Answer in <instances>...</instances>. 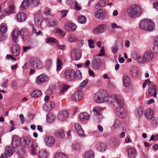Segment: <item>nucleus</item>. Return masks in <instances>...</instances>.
<instances>
[{"label": "nucleus", "mask_w": 158, "mask_h": 158, "mask_svg": "<svg viewBox=\"0 0 158 158\" xmlns=\"http://www.w3.org/2000/svg\"><path fill=\"white\" fill-rule=\"evenodd\" d=\"M81 56V51L78 48H74L72 50L71 52V58L73 60H79Z\"/></svg>", "instance_id": "obj_7"}, {"label": "nucleus", "mask_w": 158, "mask_h": 158, "mask_svg": "<svg viewBox=\"0 0 158 158\" xmlns=\"http://www.w3.org/2000/svg\"><path fill=\"white\" fill-rule=\"evenodd\" d=\"M17 20L20 22H22L25 21L26 19V14L23 12L18 13L17 15Z\"/></svg>", "instance_id": "obj_32"}, {"label": "nucleus", "mask_w": 158, "mask_h": 158, "mask_svg": "<svg viewBox=\"0 0 158 158\" xmlns=\"http://www.w3.org/2000/svg\"><path fill=\"white\" fill-rule=\"evenodd\" d=\"M21 143L20 139L17 136L14 135L12 137V145L15 148L19 146Z\"/></svg>", "instance_id": "obj_12"}, {"label": "nucleus", "mask_w": 158, "mask_h": 158, "mask_svg": "<svg viewBox=\"0 0 158 158\" xmlns=\"http://www.w3.org/2000/svg\"><path fill=\"white\" fill-rule=\"evenodd\" d=\"M156 86L152 85L150 86L148 89V93L151 96L153 95L154 97H156L157 93L156 92Z\"/></svg>", "instance_id": "obj_26"}, {"label": "nucleus", "mask_w": 158, "mask_h": 158, "mask_svg": "<svg viewBox=\"0 0 158 158\" xmlns=\"http://www.w3.org/2000/svg\"><path fill=\"white\" fill-rule=\"evenodd\" d=\"M5 152L8 154L9 156H11L14 152L12 150V148L9 147H7L6 148Z\"/></svg>", "instance_id": "obj_49"}, {"label": "nucleus", "mask_w": 158, "mask_h": 158, "mask_svg": "<svg viewBox=\"0 0 158 158\" xmlns=\"http://www.w3.org/2000/svg\"><path fill=\"white\" fill-rule=\"evenodd\" d=\"M69 88V86L65 84H62L61 85V89L60 90V93H63L64 92L66 91Z\"/></svg>", "instance_id": "obj_51"}, {"label": "nucleus", "mask_w": 158, "mask_h": 158, "mask_svg": "<svg viewBox=\"0 0 158 158\" xmlns=\"http://www.w3.org/2000/svg\"><path fill=\"white\" fill-rule=\"evenodd\" d=\"M85 158H94V153L92 150L86 152L84 155Z\"/></svg>", "instance_id": "obj_36"}, {"label": "nucleus", "mask_w": 158, "mask_h": 158, "mask_svg": "<svg viewBox=\"0 0 158 158\" xmlns=\"http://www.w3.org/2000/svg\"><path fill=\"white\" fill-rule=\"evenodd\" d=\"M11 87L13 89L16 90L17 87V82L15 81H13L11 85Z\"/></svg>", "instance_id": "obj_59"}, {"label": "nucleus", "mask_w": 158, "mask_h": 158, "mask_svg": "<svg viewBox=\"0 0 158 158\" xmlns=\"http://www.w3.org/2000/svg\"><path fill=\"white\" fill-rule=\"evenodd\" d=\"M62 65V62L59 59H57V71L61 69V65Z\"/></svg>", "instance_id": "obj_56"}, {"label": "nucleus", "mask_w": 158, "mask_h": 158, "mask_svg": "<svg viewBox=\"0 0 158 158\" xmlns=\"http://www.w3.org/2000/svg\"><path fill=\"white\" fill-rule=\"evenodd\" d=\"M19 33L22 38L24 40H26L29 36V32L26 29L22 28L19 31Z\"/></svg>", "instance_id": "obj_25"}, {"label": "nucleus", "mask_w": 158, "mask_h": 158, "mask_svg": "<svg viewBox=\"0 0 158 158\" xmlns=\"http://www.w3.org/2000/svg\"><path fill=\"white\" fill-rule=\"evenodd\" d=\"M75 126L77 134L79 135H83L84 134V131L81 126L77 123L75 124Z\"/></svg>", "instance_id": "obj_35"}, {"label": "nucleus", "mask_w": 158, "mask_h": 158, "mask_svg": "<svg viewBox=\"0 0 158 158\" xmlns=\"http://www.w3.org/2000/svg\"><path fill=\"white\" fill-rule=\"evenodd\" d=\"M110 99H111L109 101L111 103H112L115 101L119 105L121 106L117 107L115 110L117 115L119 118H125L127 114L125 108L123 106L124 103L123 98L118 95L114 94L110 96Z\"/></svg>", "instance_id": "obj_1"}, {"label": "nucleus", "mask_w": 158, "mask_h": 158, "mask_svg": "<svg viewBox=\"0 0 158 158\" xmlns=\"http://www.w3.org/2000/svg\"><path fill=\"white\" fill-rule=\"evenodd\" d=\"M83 97V93L81 91H77L72 95L71 99L75 101L78 102L81 100Z\"/></svg>", "instance_id": "obj_13"}, {"label": "nucleus", "mask_w": 158, "mask_h": 158, "mask_svg": "<svg viewBox=\"0 0 158 158\" xmlns=\"http://www.w3.org/2000/svg\"><path fill=\"white\" fill-rule=\"evenodd\" d=\"M48 152L45 150H40L39 152V156L40 158H47L48 156Z\"/></svg>", "instance_id": "obj_38"}, {"label": "nucleus", "mask_w": 158, "mask_h": 158, "mask_svg": "<svg viewBox=\"0 0 158 158\" xmlns=\"http://www.w3.org/2000/svg\"><path fill=\"white\" fill-rule=\"evenodd\" d=\"M55 118V116L52 113H49L46 115L47 121L49 123H51L53 122Z\"/></svg>", "instance_id": "obj_34"}, {"label": "nucleus", "mask_w": 158, "mask_h": 158, "mask_svg": "<svg viewBox=\"0 0 158 158\" xmlns=\"http://www.w3.org/2000/svg\"><path fill=\"white\" fill-rule=\"evenodd\" d=\"M31 0H23L20 5V8L22 10H26L30 5Z\"/></svg>", "instance_id": "obj_31"}, {"label": "nucleus", "mask_w": 158, "mask_h": 158, "mask_svg": "<svg viewBox=\"0 0 158 158\" xmlns=\"http://www.w3.org/2000/svg\"><path fill=\"white\" fill-rule=\"evenodd\" d=\"M54 107V103L52 101H50L45 103V105L44 106V108L47 110L49 111L51 110Z\"/></svg>", "instance_id": "obj_28"}, {"label": "nucleus", "mask_w": 158, "mask_h": 158, "mask_svg": "<svg viewBox=\"0 0 158 158\" xmlns=\"http://www.w3.org/2000/svg\"><path fill=\"white\" fill-rule=\"evenodd\" d=\"M19 31L17 29H15L12 33V37L13 41L16 43L17 41V38L19 35Z\"/></svg>", "instance_id": "obj_33"}, {"label": "nucleus", "mask_w": 158, "mask_h": 158, "mask_svg": "<svg viewBox=\"0 0 158 158\" xmlns=\"http://www.w3.org/2000/svg\"><path fill=\"white\" fill-rule=\"evenodd\" d=\"M139 72L138 68L136 67H132L131 70V74L133 77L137 76Z\"/></svg>", "instance_id": "obj_40"}, {"label": "nucleus", "mask_w": 158, "mask_h": 158, "mask_svg": "<svg viewBox=\"0 0 158 158\" xmlns=\"http://www.w3.org/2000/svg\"><path fill=\"white\" fill-rule=\"evenodd\" d=\"M86 20V19L85 16L83 15L80 16L78 19V22L81 24H85Z\"/></svg>", "instance_id": "obj_46"}, {"label": "nucleus", "mask_w": 158, "mask_h": 158, "mask_svg": "<svg viewBox=\"0 0 158 158\" xmlns=\"http://www.w3.org/2000/svg\"><path fill=\"white\" fill-rule=\"evenodd\" d=\"M139 27L142 30L152 31L155 28V25L153 22L150 19H145L140 21Z\"/></svg>", "instance_id": "obj_4"}, {"label": "nucleus", "mask_w": 158, "mask_h": 158, "mask_svg": "<svg viewBox=\"0 0 158 158\" xmlns=\"http://www.w3.org/2000/svg\"><path fill=\"white\" fill-rule=\"evenodd\" d=\"M30 2H31V5L32 7H35L37 6L40 3L39 0H31Z\"/></svg>", "instance_id": "obj_50"}, {"label": "nucleus", "mask_w": 158, "mask_h": 158, "mask_svg": "<svg viewBox=\"0 0 158 158\" xmlns=\"http://www.w3.org/2000/svg\"><path fill=\"white\" fill-rule=\"evenodd\" d=\"M69 113L66 110H63L60 111L58 115V118L61 121H64L67 118Z\"/></svg>", "instance_id": "obj_19"}, {"label": "nucleus", "mask_w": 158, "mask_h": 158, "mask_svg": "<svg viewBox=\"0 0 158 158\" xmlns=\"http://www.w3.org/2000/svg\"><path fill=\"white\" fill-rule=\"evenodd\" d=\"M94 98L97 102L102 103L108 101L109 96L106 91L101 89L95 94Z\"/></svg>", "instance_id": "obj_3"}, {"label": "nucleus", "mask_w": 158, "mask_h": 158, "mask_svg": "<svg viewBox=\"0 0 158 158\" xmlns=\"http://www.w3.org/2000/svg\"><path fill=\"white\" fill-rule=\"evenodd\" d=\"M151 83V82L150 81L149 79H147L143 83V85L142 87L143 88H145L148 85H149Z\"/></svg>", "instance_id": "obj_58"}, {"label": "nucleus", "mask_w": 158, "mask_h": 158, "mask_svg": "<svg viewBox=\"0 0 158 158\" xmlns=\"http://www.w3.org/2000/svg\"><path fill=\"white\" fill-rule=\"evenodd\" d=\"M131 58L134 60H136L139 58V55L135 52H132L131 54Z\"/></svg>", "instance_id": "obj_53"}, {"label": "nucleus", "mask_w": 158, "mask_h": 158, "mask_svg": "<svg viewBox=\"0 0 158 158\" xmlns=\"http://www.w3.org/2000/svg\"><path fill=\"white\" fill-rule=\"evenodd\" d=\"M54 136L59 139L63 138L65 136L64 130L61 129H56L55 131Z\"/></svg>", "instance_id": "obj_21"}, {"label": "nucleus", "mask_w": 158, "mask_h": 158, "mask_svg": "<svg viewBox=\"0 0 158 158\" xmlns=\"http://www.w3.org/2000/svg\"><path fill=\"white\" fill-rule=\"evenodd\" d=\"M35 25L39 26H40L43 22L42 16L40 14H37L34 16Z\"/></svg>", "instance_id": "obj_22"}, {"label": "nucleus", "mask_w": 158, "mask_h": 158, "mask_svg": "<svg viewBox=\"0 0 158 158\" xmlns=\"http://www.w3.org/2000/svg\"><path fill=\"white\" fill-rule=\"evenodd\" d=\"M144 115L147 119H150L153 117L154 112L152 110L148 108L145 110Z\"/></svg>", "instance_id": "obj_17"}, {"label": "nucleus", "mask_w": 158, "mask_h": 158, "mask_svg": "<svg viewBox=\"0 0 158 158\" xmlns=\"http://www.w3.org/2000/svg\"><path fill=\"white\" fill-rule=\"evenodd\" d=\"M142 12L141 7L137 4L131 6L128 8L127 10L128 15L132 18H136L140 16Z\"/></svg>", "instance_id": "obj_2"}, {"label": "nucleus", "mask_w": 158, "mask_h": 158, "mask_svg": "<svg viewBox=\"0 0 158 158\" xmlns=\"http://www.w3.org/2000/svg\"><path fill=\"white\" fill-rule=\"evenodd\" d=\"M143 110L142 108L139 109L137 112V114L140 117L143 114Z\"/></svg>", "instance_id": "obj_64"}, {"label": "nucleus", "mask_w": 158, "mask_h": 158, "mask_svg": "<svg viewBox=\"0 0 158 158\" xmlns=\"http://www.w3.org/2000/svg\"><path fill=\"white\" fill-rule=\"evenodd\" d=\"M121 124V122L119 120L115 119L114 121L112 127L114 128H117L119 127Z\"/></svg>", "instance_id": "obj_48"}, {"label": "nucleus", "mask_w": 158, "mask_h": 158, "mask_svg": "<svg viewBox=\"0 0 158 158\" xmlns=\"http://www.w3.org/2000/svg\"><path fill=\"white\" fill-rule=\"evenodd\" d=\"M127 154L130 158H135L136 156V151L135 149L132 147L127 149Z\"/></svg>", "instance_id": "obj_16"}, {"label": "nucleus", "mask_w": 158, "mask_h": 158, "mask_svg": "<svg viewBox=\"0 0 158 158\" xmlns=\"http://www.w3.org/2000/svg\"><path fill=\"white\" fill-rule=\"evenodd\" d=\"M79 118L81 121H84L88 120L89 117V115L86 112L81 113L79 115Z\"/></svg>", "instance_id": "obj_37"}, {"label": "nucleus", "mask_w": 158, "mask_h": 158, "mask_svg": "<svg viewBox=\"0 0 158 158\" xmlns=\"http://www.w3.org/2000/svg\"><path fill=\"white\" fill-rule=\"evenodd\" d=\"M75 71L73 70H68L64 72V77L67 81H70L73 79L74 77Z\"/></svg>", "instance_id": "obj_9"}, {"label": "nucleus", "mask_w": 158, "mask_h": 158, "mask_svg": "<svg viewBox=\"0 0 158 158\" xmlns=\"http://www.w3.org/2000/svg\"><path fill=\"white\" fill-rule=\"evenodd\" d=\"M107 26L105 24L100 25L99 26L95 28L93 31L94 34H97L99 33H102L106 30Z\"/></svg>", "instance_id": "obj_11"}, {"label": "nucleus", "mask_w": 158, "mask_h": 158, "mask_svg": "<svg viewBox=\"0 0 158 158\" xmlns=\"http://www.w3.org/2000/svg\"><path fill=\"white\" fill-rule=\"evenodd\" d=\"M100 107L98 106L95 107L93 110L94 114L95 115H99L100 113Z\"/></svg>", "instance_id": "obj_54"}, {"label": "nucleus", "mask_w": 158, "mask_h": 158, "mask_svg": "<svg viewBox=\"0 0 158 158\" xmlns=\"http://www.w3.org/2000/svg\"><path fill=\"white\" fill-rule=\"evenodd\" d=\"M44 15L46 16H48L51 15L50 10L49 9H47L44 10Z\"/></svg>", "instance_id": "obj_60"}, {"label": "nucleus", "mask_w": 158, "mask_h": 158, "mask_svg": "<svg viewBox=\"0 0 158 158\" xmlns=\"http://www.w3.org/2000/svg\"><path fill=\"white\" fill-rule=\"evenodd\" d=\"M77 38L76 36L72 34L69 35L68 38V40L70 42H74L76 41Z\"/></svg>", "instance_id": "obj_45"}, {"label": "nucleus", "mask_w": 158, "mask_h": 158, "mask_svg": "<svg viewBox=\"0 0 158 158\" xmlns=\"http://www.w3.org/2000/svg\"><path fill=\"white\" fill-rule=\"evenodd\" d=\"M96 148L97 150L98 151L103 152L105 150L106 147L104 143L99 142L97 143Z\"/></svg>", "instance_id": "obj_27"}, {"label": "nucleus", "mask_w": 158, "mask_h": 158, "mask_svg": "<svg viewBox=\"0 0 158 158\" xmlns=\"http://www.w3.org/2000/svg\"><path fill=\"white\" fill-rule=\"evenodd\" d=\"M118 139L116 137H112L109 139V144L111 147H114L118 145Z\"/></svg>", "instance_id": "obj_23"}, {"label": "nucleus", "mask_w": 158, "mask_h": 158, "mask_svg": "<svg viewBox=\"0 0 158 158\" xmlns=\"http://www.w3.org/2000/svg\"><path fill=\"white\" fill-rule=\"evenodd\" d=\"M41 95V93L38 90L34 91L31 94L32 97L37 98L40 97Z\"/></svg>", "instance_id": "obj_42"}, {"label": "nucleus", "mask_w": 158, "mask_h": 158, "mask_svg": "<svg viewBox=\"0 0 158 158\" xmlns=\"http://www.w3.org/2000/svg\"><path fill=\"white\" fill-rule=\"evenodd\" d=\"M46 67L49 68L51 65V60H48L46 61Z\"/></svg>", "instance_id": "obj_63"}, {"label": "nucleus", "mask_w": 158, "mask_h": 158, "mask_svg": "<svg viewBox=\"0 0 158 158\" xmlns=\"http://www.w3.org/2000/svg\"><path fill=\"white\" fill-rule=\"evenodd\" d=\"M23 143L24 147L26 148H30V146H31L33 144L31 139L29 137L27 136L23 137Z\"/></svg>", "instance_id": "obj_15"}, {"label": "nucleus", "mask_w": 158, "mask_h": 158, "mask_svg": "<svg viewBox=\"0 0 158 158\" xmlns=\"http://www.w3.org/2000/svg\"><path fill=\"white\" fill-rule=\"evenodd\" d=\"M55 158H68V156L64 153H58L55 155Z\"/></svg>", "instance_id": "obj_52"}, {"label": "nucleus", "mask_w": 158, "mask_h": 158, "mask_svg": "<svg viewBox=\"0 0 158 158\" xmlns=\"http://www.w3.org/2000/svg\"><path fill=\"white\" fill-rule=\"evenodd\" d=\"M30 65L34 69H38L40 68L42 65V63L40 60L37 58H32L30 60Z\"/></svg>", "instance_id": "obj_6"}, {"label": "nucleus", "mask_w": 158, "mask_h": 158, "mask_svg": "<svg viewBox=\"0 0 158 158\" xmlns=\"http://www.w3.org/2000/svg\"><path fill=\"white\" fill-rule=\"evenodd\" d=\"M81 148V144L76 142L73 143L72 144V148L75 151H78Z\"/></svg>", "instance_id": "obj_41"}, {"label": "nucleus", "mask_w": 158, "mask_h": 158, "mask_svg": "<svg viewBox=\"0 0 158 158\" xmlns=\"http://www.w3.org/2000/svg\"><path fill=\"white\" fill-rule=\"evenodd\" d=\"M44 20L47 23L48 25L50 26L54 27L57 24V20L53 17L49 19L45 18Z\"/></svg>", "instance_id": "obj_18"}, {"label": "nucleus", "mask_w": 158, "mask_h": 158, "mask_svg": "<svg viewBox=\"0 0 158 158\" xmlns=\"http://www.w3.org/2000/svg\"><path fill=\"white\" fill-rule=\"evenodd\" d=\"M74 75V77L77 79L80 80L81 79V73L79 70H77L76 71H75Z\"/></svg>", "instance_id": "obj_47"}, {"label": "nucleus", "mask_w": 158, "mask_h": 158, "mask_svg": "<svg viewBox=\"0 0 158 158\" xmlns=\"http://www.w3.org/2000/svg\"><path fill=\"white\" fill-rule=\"evenodd\" d=\"M11 52L13 56H17L20 52L19 46L16 44L13 45L11 48Z\"/></svg>", "instance_id": "obj_20"}, {"label": "nucleus", "mask_w": 158, "mask_h": 158, "mask_svg": "<svg viewBox=\"0 0 158 158\" xmlns=\"http://www.w3.org/2000/svg\"><path fill=\"white\" fill-rule=\"evenodd\" d=\"M103 60L99 58H96L93 59L91 63L92 68L95 69H99L103 64Z\"/></svg>", "instance_id": "obj_5"}, {"label": "nucleus", "mask_w": 158, "mask_h": 158, "mask_svg": "<svg viewBox=\"0 0 158 158\" xmlns=\"http://www.w3.org/2000/svg\"><path fill=\"white\" fill-rule=\"evenodd\" d=\"M111 26L112 28H121V27L118 26L115 23H112L111 24Z\"/></svg>", "instance_id": "obj_62"}, {"label": "nucleus", "mask_w": 158, "mask_h": 158, "mask_svg": "<svg viewBox=\"0 0 158 158\" xmlns=\"http://www.w3.org/2000/svg\"><path fill=\"white\" fill-rule=\"evenodd\" d=\"M88 45L89 47L91 48H94L95 46L94 45V41L90 39L88 40Z\"/></svg>", "instance_id": "obj_57"}, {"label": "nucleus", "mask_w": 158, "mask_h": 158, "mask_svg": "<svg viewBox=\"0 0 158 158\" xmlns=\"http://www.w3.org/2000/svg\"><path fill=\"white\" fill-rule=\"evenodd\" d=\"M46 42L47 43H51L52 44L55 43L56 44L57 43V40L52 37L47 39L46 40Z\"/></svg>", "instance_id": "obj_55"}, {"label": "nucleus", "mask_w": 158, "mask_h": 158, "mask_svg": "<svg viewBox=\"0 0 158 158\" xmlns=\"http://www.w3.org/2000/svg\"><path fill=\"white\" fill-rule=\"evenodd\" d=\"M7 27L6 24L2 23L0 26V31L2 33H4L7 32Z\"/></svg>", "instance_id": "obj_43"}, {"label": "nucleus", "mask_w": 158, "mask_h": 158, "mask_svg": "<svg viewBox=\"0 0 158 158\" xmlns=\"http://www.w3.org/2000/svg\"><path fill=\"white\" fill-rule=\"evenodd\" d=\"M44 142L47 146H51L55 143V138L52 136H47L44 138Z\"/></svg>", "instance_id": "obj_10"}, {"label": "nucleus", "mask_w": 158, "mask_h": 158, "mask_svg": "<svg viewBox=\"0 0 158 158\" xmlns=\"http://www.w3.org/2000/svg\"><path fill=\"white\" fill-rule=\"evenodd\" d=\"M50 77L44 73H42L37 77L35 82L38 84L40 85L48 81Z\"/></svg>", "instance_id": "obj_8"}, {"label": "nucleus", "mask_w": 158, "mask_h": 158, "mask_svg": "<svg viewBox=\"0 0 158 158\" xmlns=\"http://www.w3.org/2000/svg\"><path fill=\"white\" fill-rule=\"evenodd\" d=\"M76 28V26L71 22H67L65 25V30L69 32H72L75 31Z\"/></svg>", "instance_id": "obj_14"}, {"label": "nucleus", "mask_w": 158, "mask_h": 158, "mask_svg": "<svg viewBox=\"0 0 158 158\" xmlns=\"http://www.w3.org/2000/svg\"><path fill=\"white\" fill-rule=\"evenodd\" d=\"M154 56L153 54L151 52H148L145 53L144 55L143 58L146 62L150 61L152 60Z\"/></svg>", "instance_id": "obj_24"}, {"label": "nucleus", "mask_w": 158, "mask_h": 158, "mask_svg": "<svg viewBox=\"0 0 158 158\" xmlns=\"http://www.w3.org/2000/svg\"><path fill=\"white\" fill-rule=\"evenodd\" d=\"M88 80H84L80 85L81 87H83L85 86L87 84Z\"/></svg>", "instance_id": "obj_61"}, {"label": "nucleus", "mask_w": 158, "mask_h": 158, "mask_svg": "<svg viewBox=\"0 0 158 158\" xmlns=\"http://www.w3.org/2000/svg\"><path fill=\"white\" fill-rule=\"evenodd\" d=\"M107 3V2L106 3L104 2L103 1L101 0L99 1L97 3L95 6V8L99 10L100 9L101 7H104L106 4Z\"/></svg>", "instance_id": "obj_44"}, {"label": "nucleus", "mask_w": 158, "mask_h": 158, "mask_svg": "<svg viewBox=\"0 0 158 158\" xmlns=\"http://www.w3.org/2000/svg\"><path fill=\"white\" fill-rule=\"evenodd\" d=\"M151 126L154 127H156L158 126V118L153 117L151 120Z\"/></svg>", "instance_id": "obj_39"}, {"label": "nucleus", "mask_w": 158, "mask_h": 158, "mask_svg": "<svg viewBox=\"0 0 158 158\" xmlns=\"http://www.w3.org/2000/svg\"><path fill=\"white\" fill-rule=\"evenodd\" d=\"M95 17L99 19H103L106 16L105 14L102 11L99 10L96 11L94 14Z\"/></svg>", "instance_id": "obj_29"}, {"label": "nucleus", "mask_w": 158, "mask_h": 158, "mask_svg": "<svg viewBox=\"0 0 158 158\" xmlns=\"http://www.w3.org/2000/svg\"><path fill=\"white\" fill-rule=\"evenodd\" d=\"M123 81L124 86L125 87H128L131 84L130 79L128 76L126 75L123 76Z\"/></svg>", "instance_id": "obj_30"}]
</instances>
